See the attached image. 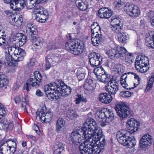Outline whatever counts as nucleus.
<instances>
[{
    "mask_svg": "<svg viewBox=\"0 0 154 154\" xmlns=\"http://www.w3.org/2000/svg\"><path fill=\"white\" fill-rule=\"evenodd\" d=\"M44 89L48 98L51 100L68 96L72 91L70 87L60 80L45 85Z\"/></svg>",
    "mask_w": 154,
    "mask_h": 154,
    "instance_id": "1",
    "label": "nucleus"
},
{
    "mask_svg": "<svg viewBox=\"0 0 154 154\" xmlns=\"http://www.w3.org/2000/svg\"><path fill=\"white\" fill-rule=\"evenodd\" d=\"M127 127L129 131L122 129L118 131L116 135L118 141L120 144L129 148H131L136 144V141L135 138L129 136L130 133L137 131L140 126V123L133 118L128 120L127 123Z\"/></svg>",
    "mask_w": 154,
    "mask_h": 154,
    "instance_id": "2",
    "label": "nucleus"
},
{
    "mask_svg": "<svg viewBox=\"0 0 154 154\" xmlns=\"http://www.w3.org/2000/svg\"><path fill=\"white\" fill-rule=\"evenodd\" d=\"M96 139L90 138L85 141L84 145H80L79 150L82 154H98L104 149L106 140L104 136L103 140L101 137Z\"/></svg>",
    "mask_w": 154,
    "mask_h": 154,
    "instance_id": "3",
    "label": "nucleus"
},
{
    "mask_svg": "<svg viewBox=\"0 0 154 154\" xmlns=\"http://www.w3.org/2000/svg\"><path fill=\"white\" fill-rule=\"evenodd\" d=\"M82 129L89 139H97L99 137H101L103 140L104 139V135L102 129L100 127L97 128L96 122L92 118L86 119Z\"/></svg>",
    "mask_w": 154,
    "mask_h": 154,
    "instance_id": "4",
    "label": "nucleus"
},
{
    "mask_svg": "<svg viewBox=\"0 0 154 154\" xmlns=\"http://www.w3.org/2000/svg\"><path fill=\"white\" fill-rule=\"evenodd\" d=\"M8 51H5V58L8 65L10 63H14L16 62H19L23 60L24 57L26 56L25 51L18 47L14 46H8L7 48Z\"/></svg>",
    "mask_w": 154,
    "mask_h": 154,
    "instance_id": "5",
    "label": "nucleus"
},
{
    "mask_svg": "<svg viewBox=\"0 0 154 154\" xmlns=\"http://www.w3.org/2000/svg\"><path fill=\"white\" fill-rule=\"evenodd\" d=\"M66 50L75 55H78L82 53L84 45L82 43H79L74 39L68 40L65 44Z\"/></svg>",
    "mask_w": 154,
    "mask_h": 154,
    "instance_id": "6",
    "label": "nucleus"
},
{
    "mask_svg": "<svg viewBox=\"0 0 154 154\" xmlns=\"http://www.w3.org/2000/svg\"><path fill=\"white\" fill-rule=\"evenodd\" d=\"M42 75L39 72H35L27 80V83L24 85L23 89L26 90L28 92L31 86L38 87L42 84Z\"/></svg>",
    "mask_w": 154,
    "mask_h": 154,
    "instance_id": "7",
    "label": "nucleus"
},
{
    "mask_svg": "<svg viewBox=\"0 0 154 154\" xmlns=\"http://www.w3.org/2000/svg\"><path fill=\"white\" fill-rule=\"evenodd\" d=\"M106 54L110 58V57L119 58L125 56L131 57L132 54L129 53L124 47L116 45L114 48L106 52Z\"/></svg>",
    "mask_w": 154,
    "mask_h": 154,
    "instance_id": "8",
    "label": "nucleus"
},
{
    "mask_svg": "<svg viewBox=\"0 0 154 154\" xmlns=\"http://www.w3.org/2000/svg\"><path fill=\"white\" fill-rule=\"evenodd\" d=\"M69 138L66 137V139L69 140V142H70V140H71L75 145H78V143H80L81 141V137H82L85 138L86 141H88L89 140L86 134L84 133V131L82 128L74 131L70 135H69Z\"/></svg>",
    "mask_w": 154,
    "mask_h": 154,
    "instance_id": "9",
    "label": "nucleus"
},
{
    "mask_svg": "<svg viewBox=\"0 0 154 154\" xmlns=\"http://www.w3.org/2000/svg\"><path fill=\"white\" fill-rule=\"evenodd\" d=\"M149 60L148 57L141 55L138 56L136 58L135 67L137 70L141 73L146 72L148 70V64Z\"/></svg>",
    "mask_w": 154,
    "mask_h": 154,
    "instance_id": "10",
    "label": "nucleus"
},
{
    "mask_svg": "<svg viewBox=\"0 0 154 154\" xmlns=\"http://www.w3.org/2000/svg\"><path fill=\"white\" fill-rule=\"evenodd\" d=\"M115 108L117 115L122 119L130 118L133 115V112L130 111L129 108L125 104H116Z\"/></svg>",
    "mask_w": 154,
    "mask_h": 154,
    "instance_id": "11",
    "label": "nucleus"
},
{
    "mask_svg": "<svg viewBox=\"0 0 154 154\" xmlns=\"http://www.w3.org/2000/svg\"><path fill=\"white\" fill-rule=\"evenodd\" d=\"M36 118H38L43 122L48 123L52 119L53 114L51 111H48L45 106L42 107L41 109H38L36 111Z\"/></svg>",
    "mask_w": 154,
    "mask_h": 154,
    "instance_id": "12",
    "label": "nucleus"
},
{
    "mask_svg": "<svg viewBox=\"0 0 154 154\" xmlns=\"http://www.w3.org/2000/svg\"><path fill=\"white\" fill-rule=\"evenodd\" d=\"M124 9L126 14L131 17L136 18L140 15V11L139 8L131 3H126L124 7Z\"/></svg>",
    "mask_w": 154,
    "mask_h": 154,
    "instance_id": "13",
    "label": "nucleus"
},
{
    "mask_svg": "<svg viewBox=\"0 0 154 154\" xmlns=\"http://www.w3.org/2000/svg\"><path fill=\"white\" fill-rule=\"evenodd\" d=\"M93 72L97 75L98 79L104 83L109 82L112 80L109 74H108L102 67H98L95 68Z\"/></svg>",
    "mask_w": 154,
    "mask_h": 154,
    "instance_id": "14",
    "label": "nucleus"
},
{
    "mask_svg": "<svg viewBox=\"0 0 154 154\" xmlns=\"http://www.w3.org/2000/svg\"><path fill=\"white\" fill-rule=\"evenodd\" d=\"M91 42L93 45L95 46H97L98 44L101 43L104 40V38L101 34L100 27L98 26L94 29L91 30Z\"/></svg>",
    "mask_w": 154,
    "mask_h": 154,
    "instance_id": "15",
    "label": "nucleus"
},
{
    "mask_svg": "<svg viewBox=\"0 0 154 154\" xmlns=\"http://www.w3.org/2000/svg\"><path fill=\"white\" fill-rule=\"evenodd\" d=\"M153 141L152 137L149 134L143 136L139 141V147L142 150H145L149 148Z\"/></svg>",
    "mask_w": 154,
    "mask_h": 154,
    "instance_id": "16",
    "label": "nucleus"
},
{
    "mask_svg": "<svg viewBox=\"0 0 154 154\" xmlns=\"http://www.w3.org/2000/svg\"><path fill=\"white\" fill-rule=\"evenodd\" d=\"M89 58L90 65L93 67H97L102 63L103 58L98 54L92 53L89 55Z\"/></svg>",
    "mask_w": 154,
    "mask_h": 154,
    "instance_id": "17",
    "label": "nucleus"
},
{
    "mask_svg": "<svg viewBox=\"0 0 154 154\" xmlns=\"http://www.w3.org/2000/svg\"><path fill=\"white\" fill-rule=\"evenodd\" d=\"M36 26L33 24L27 23L26 26V33L29 36L30 39H33L35 36H37V29L36 28Z\"/></svg>",
    "mask_w": 154,
    "mask_h": 154,
    "instance_id": "18",
    "label": "nucleus"
},
{
    "mask_svg": "<svg viewBox=\"0 0 154 154\" xmlns=\"http://www.w3.org/2000/svg\"><path fill=\"white\" fill-rule=\"evenodd\" d=\"M113 11L107 8H100L98 11V16L101 18L108 19L113 14Z\"/></svg>",
    "mask_w": 154,
    "mask_h": 154,
    "instance_id": "19",
    "label": "nucleus"
},
{
    "mask_svg": "<svg viewBox=\"0 0 154 154\" xmlns=\"http://www.w3.org/2000/svg\"><path fill=\"white\" fill-rule=\"evenodd\" d=\"M83 87L85 89V93L88 95L92 94L95 88L94 84L91 79L86 80Z\"/></svg>",
    "mask_w": 154,
    "mask_h": 154,
    "instance_id": "20",
    "label": "nucleus"
},
{
    "mask_svg": "<svg viewBox=\"0 0 154 154\" xmlns=\"http://www.w3.org/2000/svg\"><path fill=\"white\" fill-rule=\"evenodd\" d=\"M108 86H106L105 90L110 95H115L119 89L118 83L113 82L112 80H111L108 82Z\"/></svg>",
    "mask_w": 154,
    "mask_h": 154,
    "instance_id": "21",
    "label": "nucleus"
},
{
    "mask_svg": "<svg viewBox=\"0 0 154 154\" xmlns=\"http://www.w3.org/2000/svg\"><path fill=\"white\" fill-rule=\"evenodd\" d=\"M13 38L17 43L20 46H22L25 44L27 37L23 33H18L15 34Z\"/></svg>",
    "mask_w": 154,
    "mask_h": 154,
    "instance_id": "22",
    "label": "nucleus"
},
{
    "mask_svg": "<svg viewBox=\"0 0 154 154\" xmlns=\"http://www.w3.org/2000/svg\"><path fill=\"white\" fill-rule=\"evenodd\" d=\"M146 44L149 47L154 48V31H149L146 34Z\"/></svg>",
    "mask_w": 154,
    "mask_h": 154,
    "instance_id": "23",
    "label": "nucleus"
},
{
    "mask_svg": "<svg viewBox=\"0 0 154 154\" xmlns=\"http://www.w3.org/2000/svg\"><path fill=\"white\" fill-rule=\"evenodd\" d=\"M16 150L14 147H10L1 144L0 146V154H14Z\"/></svg>",
    "mask_w": 154,
    "mask_h": 154,
    "instance_id": "24",
    "label": "nucleus"
},
{
    "mask_svg": "<svg viewBox=\"0 0 154 154\" xmlns=\"http://www.w3.org/2000/svg\"><path fill=\"white\" fill-rule=\"evenodd\" d=\"M33 39H30L32 41V48L33 50L36 51L37 49H39L41 48L43 45L42 39V38L38 37L37 35L35 36V38Z\"/></svg>",
    "mask_w": 154,
    "mask_h": 154,
    "instance_id": "25",
    "label": "nucleus"
},
{
    "mask_svg": "<svg viewBox=\"0 0 154 154\" xmlns=\"http://www.w3.org/2000/svg\"><path fill=\"white\" fill-rule=\"evenodd\" d=\"M99 99L102 103L107 104L111 102L112 98V96L109 93H101L99 95Z\"/></svg>",
    "mask_w": 154,
    "mask_h": 154,
    "instance_id": "26",
    "label": "nucleus"
},
{
    "mask_svg": "<svg viewBox=\"0 0 154 154\" xmlns=\"http://www.w3.org/2000/svg\"><path fill=\"white\" fill-rule=\"evenodd\" d=\"M13 3L11 4V8L13 10L21 9L25 7V0H12Z\"/></svg>",
    "mask_w": 154,
    "mask_h": 154,
    "instance_id": "27",
    "label": "nucleus"
},
{
    "mask_svg": "<svg viewBox=\"0 0 154 154\" xmlns=\"http://www.w3.org/2000/svg\"><path fill=\"white\" fill-rule=\"evenodd\" d=\"M75 3L78 9L81 11H85L88 8V3L85 0H76Z\"/></svg>",
    "mask_w": 154,
    "mask_h": 154,
    "instance_id": "28",
    "label": "nucleus"
},
{
    "mask_svg": "<svg viewBox=\"0 0 154 154\" xmlns=\"http://www.w3.org/2000/svg\"><path fill=\"white\" fill-rule=\"evenodd\" d=\"M47 0H26L25 2V7L29 9H31L34 8L35 6V4H38L40 3L45 2Z\"/></svg>",
    "mask_w": 154,
    "mask_h": 154,
    "instance_id": "29",
    "label": "nucleus"
},
{
    "mask_svg": "<svg viewBox=\"0 0 154 154\" xmlns=\"http://www.w3.org/2000/svg\"><path fill=\"white\" fill-rule=\"evenodd\" d=\"M105 111H103L105 116L106 119L105 121L106 122H110L114 119V114L113 112L112 109H105Z\"/></svg>",
    "mask_w": 154,
    "mask_h": 154,
    "instance_id": "30",
    "label": "nucleus"
},
{
    "mask_svg": "<svg viewBox=\"0 0 154 154\" xmlns=\"http://www.w3.org/2000/svg\"><path fill=\"white\" fill-rule=\"evenodd\" d=\"M34 11L37 14H41L45 15V17H47L48 15V12L47 10L38 4H35V6L34 7Z\"/></svg>",
    "mask_w": 154,
    "mask_h": 154,
    "instance_id": "31",
    "label": "nucleus"
},
{
    "mask_svg": "<svg viewBox=\"0 0 154 154\" xmlns=\"http://www.w3.org/2000/svg\"><path fill=\"white\" fill-rule=\"evenodd\" d=\"M65 124V122L62 118H59L56 123V130L57 133H60Z\"/></svg>",
    "mask_w": 154,
    "mask_h": 154,
    "instance_id": "32",
    "label": "nucleus"
},
{
    "mask_svg": "<svg viewBox=\"0 0 154 154\" xmlns=\"http://www.w3.org/2000/svg\"><path fill=\"white\" fill-rule=\"evenodd\" d=\"M118 37L119 41L122 43H125L126 41L129 38L128 34L126 32H121L118 34Z\"/></svg>",
    "mask_w": 154,
    "mask_h": 154,
    "instance_id": "33",
    "label": "nucleus"
},
{
    "mask_svg": "<svg viewBox=\"0 0 154 154\" xmlns=\"http://www.w3.org/2000/svg\"><path fill=\"white\" fill-rule=\"evenodd\" d=\"M6 35L5 33H3L2 37L0 38V46L4 49H6L8 46V44L6 40Z\"/></svg>",
    "mask_w": 154,
    "mask_h": 154,
    "instance_id": "34",
    "label": "nucleus"
},
{
    "mask_svg": "<svg viewBox=\"0 0 154 154\" xmlns=\"http://www.w3.org/2000/svg\"><path fill=\"white\" fill-rule=\"evenodd\" d=\"M123 27V25L120 23L119 25H116L114 24V25H111V28L112 30L115 33H119L121 32L122 29Z\"/></svg>",
    "mask_w": 154,
    "mask_h": 154,
    "instance_id": "35",
    "label": "nucleus"
},
{
    "mask_svg": "<svg viewBox=\"0 0 154 154\" xmlns=\"http://www.w3.org/2000/svg\"><path fill=\"white\" fill-rule=\"evenodd\" d=\"M1 118L0 119V123L3 129H7L9 127V125L8 122L4 118L3 114L0 115Z\"/></svg>",
    "mask_w": 154,
    "mask_h": 154,
    "instance_id": "36",
    "label": "nucleus"
},
{
    "mask_svg": "<svg viewBox=\"0 0 154 154\" xmlns=\"http://www.w3.org/2000/svg\"><path fill=\"white\" fill-rule=\"evenodd\" d=\"M43 14H37L35 13L34 15V17L35 18V20L38 22L40 23H43V20H46L48 18L45 17V15H43ZM45 22V21H44Z\"/></svg>",
    "mask_w": 154,
    "mask_h": 154,
    "instance_id": "37",
    "label": "nucleus"
},
{
    "mask_svg": "<svg viewBox=\"0 0 154 154\" xmlns=\"http://www.w3.org/2000/svg\"><path fill=\"white\" fill-rule=\"evenodd\" d=\"M12 20L14 23V24L16 26H20L22 25L23 19L20 16L17 17H14L12 18Z\"/></svg>",
    "mask_w": 154,
    "mask_h": 154,
    "instance_id": "38",
    "label": "nucleus"
},
{
    "mask_svg": "<svg viewBox=\"0 0 154 154\" xmlns=\"http://www.w3.org/2000/svg\"><path fill=\"white\" fill-rule=\"evenodd\" d=\"M112 22L115 23V24L116 25H119L120 23L123 24V22L119 16H114L111 18Z\"/></svg>",
    "mask_w": 154,
    "mask_h": 154,
    "instance_id": "39",
    "label": "nucleus"
},
{
    "mask_svg": "<svg viewBox=\"0 0 154 154\" xmlns=\"http://www.w3.org/2000/svg\"><path fill=\"white\" fill-rule=\"evenodd\" d=\"M2 144L12 147H14L16 148L17 147L16 142L10 139L8 140L7 141H4Z\"/></svg>",
    "mask_w": 154,
    "mask_h": 154,
    "instance_id": "40",
    "label": "nucleus"
},
{
    "mask_svg": "<svg viewBox=\"0 0 154 154\" xmlns=\"http://www.w3.org/2000/svg\"><path fill=\"white\" fill-rule=\"evenodd\" d=\"M77 97L75 99V103L78 104L80 103L81 101L86 103L87 101V99L85 97L82 95L78 94L77 95Z\"/></svg>",
    "mask_w": 154,
    "mask_h": 154,
    "instance_id": "41",
    "label": "nucleus"
},
{
    "mask_svg": "<svg viewBox=\"0 0 154 154\" xmlns=\"http://www.w3.org/2000/svg\"><path fill=\"white\" fill-rule=\"evenodd\" d=\"M105 116L103 111H102V110L101 112L99 111L97 112L95 116L96 119L99 122H101L103 121V119L105 117Z\"/></svg>",
    "mask_w": 154,
    "mask_h": 154,
    "instance_id": "42",
    "label": "nucleus"
},
{
    "mask_svg": "<svg viewBox=\"0 0 154 154\" xmlns=\"http://www.w3.org/2000/svg\"><path fill=\"white\" fill-rule=\"evenodd\" d=\"M67 117L70 119H73L77 115V113L74 110H69L66 114Z\"/></svg>",
    "mask_w": 154,
    "mask_h": 154,
    "instance_id": "43",
    "label": "nucleus"
},
{
    "mask_svg": "<svg viewBox=\"0 0 154 154\" xmlns=\"http://www.w3.org/2000/svg\"><path fill=\"white\" fill-rule=\"evenodd\" d=\"M24 101H23L21 105V109L28 113L27 109L29 107V103L26 101L25 98L24 99Z\"/></svg>",
    "mask_w": 154,
    "mask_h": 154,
    "instance_id": "44",
    "label": "nucleus"
},
{
    "mask_svg": "<svg viewBox=\"0 0 154 154\" xmlns=\"http://www.w3.org/2000/svg\"><path fill=\"white\" fill-rule=\"evenodd\" d=\"M59 48V47L53 42H51L49 43L47 46V48L49 51L52 50H56Z\"/></svg>",
    "mask_w": 154,
    "mask_h": 154,
    "instance_id": "45",
    "label": "nucleus"
},
{
    "mask_svg": "<svg viewBox=\"0 0 154 154\" xmlns=\"http://www.w3.org/2000/svg\"><path fill=\"white\" fill-rule=\"evenodd\" d=\"M51 60L52 59L50 58L49 56H48L45 57L46 63L45 66L46 70H48L51 67V65L50 62L51 61Z\"/></svg>",
    "mask_w": 154,
    "mask_h": 154,
    "instance_id": "46",
    "label": "nucleus"
},
{
    "mask_svg": "<svg viewBox=\"0 0 154 154\" xmlns=\"http://www.w3.org/2000/svg\"><path fill=\"white\" fill-rule=\"evenodd\" d=\"M119 95L123 97H128L131 96V95L130 92L127 91H122L120 92Z\"/></svg>",
    "mask_w": 154,
    "mask_h": 154,
    "instance_id": "47",
    "label": "nucleus"
},
{
    "mask_svg": "<svg viewBox=\"0 0 154 154\" xmlns=\"http://www.w3.org/2000/svg\"><path fill=\"white\" fill-rule=\"evenodd\" d=\"M58 147V148L54 152V153L58 152L59 154H60L62 151L63 150L64 147L63 146L61 143H60L57 144Z\"/></svg>",
    "mask_w": 154,
    "mask_h": 154,
    "instance_id": "48",
    "label": "nucleus"
},
{
    "mask_svg": "<svg viewBox=\"0 0 154 154\" xmlns=\"http://www.w3.org/2000/svg\"><path fill=\"white\" fill-rule=\"evenodd\" d=\"M124 82H125V81H124L123 82L122 81V82H121V85L123 88L127 89H131L133 88V87H132L131 88H130L127 84L126 82L124 83Z\"/></svg>",
    "mask_w": 154,
    "mask_h": 154,
    "instance_id": "49",
    "label": "nucleus"
},
{
    "mask_svg": "<svg viewBox=\"0 0 154 154\" xmlns=\"http://www.w3.org/2000/svg\"><path fill=\"white\" fill-rule=\"evenodd\" d=\"M127 78V73H125L122 75L120 78V82L121 84V82H122V81L123 82L124 81H125V82H124V83L126 82V79Z\"/></svg>",
    "mask_w": 154,
    "mask_h": 154,
    "instance_id": "50",
    "label": "nucleus"
},
{
    "mask_svg": "<svg viewBox=\"0 0 154 154\" xmlns=\"http://www.w3.org/2000/svg\"><path fill=\"white\" fill-rule=\"evenodd\" d=\"M79 81H81L84 79L85 77V74L84 73L76 75Z\"/></svg>",
    "mask_w": 154,
    "mask_h": 154,
    "instance_id": "51",
    "label": "nucleus"
},
{
    "mask_svg": "<svg viewBox=\"0 0 154 154\" xmlns=\"http://www.w3.org/2000/svg\"><path fill=\"white\" fill-rule=\"evenodd\" d=\"M85 74V70L83 68H79L77 72L76 75L82 74Z\"/></svg>",
    "mask_w": 154,
    "mask_h": 154,
    "instance_id": "52",
    "label": "nucleus"
},
{
    "mask_svg": "<svg viewBox=\"0 0 154 154\" xmlns=\"http://www.w3.org/2000/svg\"><path fill=\"white\" fill-rule=\"evenodd\" d=\"M152 85H153L151 84L150 83H148L145 90L147 92L150 90L152 88Z\"/></svg>",
    "mask_w": 154,
    "mask_h": 154,
    "instance_id": "53",
    "label": "nucleus"
},
{
    "mask_svg": "<svg viewBox=\"0 0 154 154\" xmlns=\"http://www.w3.org/2000/svg\"><path fill=\"white\" fill-rule=\"evenodd\" d=\"M99 26L97 22H94L92 24H91V30H92L96 28V27Z\"/></svg>",
    "mask_w": 154,
    "mask_h": 154,
    "instance_id": "54",
    "label": "nucleus"
},
{
    "mask_svg": "<svg viewBox=\"0 0 154 154\" xmlns=\"http://www.w3.org/2000/svg\"><path fill=\"white\" fill-rule=\"evenodd\" d=\"M35 94L38 97H42L43 95V93L40 90L38 89L36 92Z\"/></svg>",
    "mask_w": 154,
    "mask_h": 154,
    "instance_id": "55",
    "label": "nucleus"
},
{
    "mask_svg": "<svg viewBox=\"0 0 154 154\" xmlns=\"http://www.w3.org/2000/svg\"><path fill=\"white\" fill-rule=\"evenodd\" d=\"M35 60L34 59H32L30 60V62L28 64L29 66L32 67L35 64Z\"/></svg>",
    "mask_w": 154,
    "mask_h": 154,
    "instance_id": "56",
    "label": "nucleus"
},
{
    "mask_svg": "<svg viewBox=\"0 0 154 154\" xmlns=\"http://www.w3.org/2000/svg\"><path fill=\"white\" fill-rule=\"evenodd\" d=\"M125 57V61L128 63H131L132 62V59L131 57H129V56Z\"/></svg>",
    "mask_w": 154,
    "mask_h": 154,
    "instance_id": "57",
    "label": "nucleus"
},
{
    "mask_svg": "<svg viewBox=\"0 0 154 154\" xmlns=\"http://www.w3.org/2000/svg\"><path fill=\"white\" fill-rule=\"evenodd\" d=\"M33 129L34 130L36 133L39 132V128L38 126L36 124H34L32 126Z\"/></svg>",
    "mask_w": 154,
    "mask_h": 154,
    "instance_id": "58",
    "label": "nucleus"
},
{
    "mask_svg": "<svg viewBox=\"0 0 154 154\" xmlns=\"http://www.w3.org/2000/svg\"><path fill=\"white\" fill-rule=\"evenodd\" d=\"M14 99L16 103H19L21 100L20 97L19 96L15 97Z\"/></svg>",
    "mask_w": 154,
    "mask_h": 154,
    "instance_id": "59",
    "label": "nucleus"
},
{
    "mask_svg": "<svg viewBox=\"0 0 154 154\" xmlns=\"http://www.w3.org/2000/svg\"><path fill=\"white\" fill-rule=\"evenodd\" d=\"M4 2L8 4L10 3V8H11V3H13V1H12V0H3Z\"/></svg>",
    "mask_w": 154,
    "mask_h": 154,
    "instance_id": "60",
    "label": "nucleus"
},
{
    "mask_svg": "<svg viewBox=\"0 0 154 154\" xmlns=\"http://www.w3.org/2000/svg\"><path fill=\"white\" fill-rule=\"evenodd\" d=\"M116 4L119 7L121 6L124 4L123 2H122L121 0H118V2H117Z\"/></svg>",
    "mask_w": 154,
    "mask_h": 154,
    "instance_id": "61",
    "label": "nucleus"
},
{
    "mask_svg": "<svg viewBox=\"0 0 154 154\" xmlns=\"http://www.w3.org/2000/svg\"><path fill=\"white\" fill-rule=\"evenodd\" d=\"M134 78L136 79H137V80L138 83L137 84V85H138L140 84V78L138 75H134Z\"/></svg>",
    "mask_w": 154,
    "mask_h": 154,
    "instance_id": "62",
    "label": "nucleus"
},
{
    "mask_svg": "<svg viewBox=\"0 0 154 154\" xmlns=\"http://www.w3.org/2000/svg\"><path fill=\"white\" fill-rule=\"evenodd\" d=\"M154 81V79L153 78H150L148 81V83H150L151 84L153 85Z\"/></svg>",
    "mask_w": 154,
    "mask_h": 154,
    "instance_id": "63",
    "label": "nucleus"
},
{
    "mask_svg": "<svg viewBox=\"0 0 154 154\" xmlns=\"http://www.w3.org/2000/svg\"><path fill=\"white\" fill-rule=\"evenodd\" d=\"M151 25L154 27V15L151 18Z\"/></svg>",
    "mask_w": 154,
    "mask_h": 154,
    "instance_id": "64",
    "label": "nucleus"
}]
</instances>
